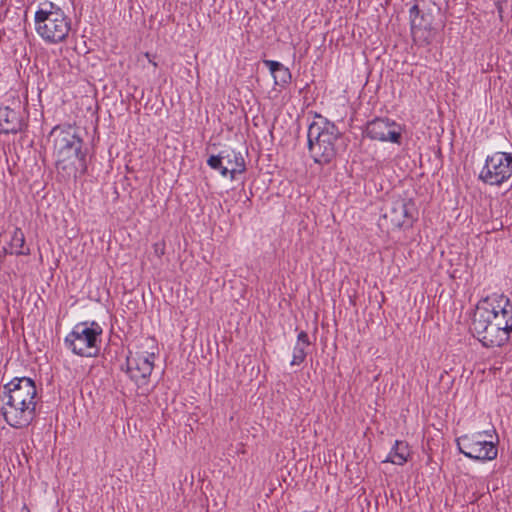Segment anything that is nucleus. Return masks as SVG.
I'll return each instance as SVG.
<instances>
[{
    "label": "nucleus",
    "instance_id": "1",
    "mask_svg": "<svg viewBox=\"0 0 512 512\" xmlns=\"http://www.w3.org/2000/svg\"><path fill=\"white\" fill-rule=\"evenodd\" d=\"M1 414L6 423L16 429L28 427L36 417L38 391L28 377L14 378L4 386Z\"/></svg>",
    "mask_w": 512,
    "mask_h": 512
},
{
    "label": "nucleus",
    "instance_id": "2",
    "mask_svg": "<svg viewBox=\"0 0 512 512\" xmlns=\"http://www.w3.org/2000/svg\"><path fill=\"white\" fill-rule=\"evenodd\" d=\"M53 138V154L59 175L63 178L76 177L77 172L86 170V154L83 140L72 125H57L50 132Z\"/></svg>",
    "mask_w": 512,
    "mask_h": 512
},
{
    "label": "nucleus",
    "instance_id": "3",
    "mask_svg": "<svg viewBox=\"0 0 512 512\" xmlns=\"http://www.w3.org/2000/svg\"><path fill=\"white\" fill-rule=\"evenodd\" d=\"M71 19L58 4L44 0L37 5L34 28L46 43L56 45L66 41L71 31Z\"/></svg>",
    "mask_w": 512,
    "mask_h": 512
},
{
    "label": "nucleus",
    "instance_id": "4",
    "mask_svg": "<svg viewBox=\"0 0 512 512\" xmlns=\"http://www.w3.org/2000/svg\"><path fill=\"white\" fill-rule=\"evenodd\" d=\"M338 137L339 131L332 122L321 119L310 124L307 132L308 149L315 163L325 165L335 158Z\"/></svg>",
    "mask_w": 512,
    "mask_h": 512
},
{
    "label": "nucleus",
    "instance_id": "5",
    "mask_svg": "<svg viewBox=\"0 0 512 512\" xmlns=\"http://www.w3.org/2000/svg\"><path fill=\"white\" fill-rule=\"evenodd\" d=\"M417 219L415 201L407 196L397 195L391 197L383 208L378 220L382 232L390 233L396 230L408 229Z\"/></svg>",
    "mask_w": 512,
    "mask_h": 512
},
{
    "label": "nucleus",
    "instance_id": "6",
    "mask_svg": "<svg viewBox=\"0 0 512 512\" xmlns=\"http://www.w3.org/2000/svg\"><path fill=\"white\" fill-rule=\"evenodd\" d=\"M101 326L95 321L77 323L64 338L65 347L81 357H96L100 350Z\"/></svg>",
    "mask_w": 512,
    "mask_h": 512
},
{
    "label": "nucleus",
    "instance_id": "7",
    "mask_svg": "<svg viewBox=\"0 0 512 512\" xmlns=\"http://www.w3.org/2000/svg\"><path fill=\"white\" fill-rule=\"evenodd\" d=\"M157 346L153 338H144L127 356V373L138 387L148 384L154 368Z\"/></svg>",
    "mask_w": 512,
    "mask_h": 512
},
{
    "label": "nucleus",
    "instance_id": "8",
    "mask_svg": "<svg viewBox=\"0 0 512 512\" xmlns=\"http://www.w3.org/2000/svg\"><path fill=\"white\" fill-rule=\"evenodd\" d=\"M492 431H481L457 438L460 453L477 461H491L497 458V439L493 440Z\"/></svg>",
    "mask_w": 512,
    "mask_h": 512
},
{
    "label": "nucleus",
    "instance_id": "9",
    "mask_svg": "<svg viewBox=\"0 0 512 512\" xmlns=\"http://www.w3.org/2000/svg\"><path fill=\"white\" fill-rule=\"evenodd\" d=\"M478 313H489V320L494 326L500 327L506 335L512 333V302L504 294L493 293L481 299L476 310Z\"/></svg>",
    "mask_w": 512,
    "mask_h": 512
},
{
    "label": "nucleus",
    "instance_id": "10",
    "mask_svg": "<svg viewBox=\"0 0 512 512\" xmlns=\"http://www.w3.org/2000/svg\"><path fill=\"white\" fill-rule=\"evenodd\" d=\"M512 177V153L495 152L487 156L479 180L490 186H500Z\"/></svg>",
    "mask_w": 512,
    "mask_h": 512
},
{
    "label": "nucleus",
    "instance_id": "11",
    "mask_svg": "<svg viewBox=\"0 0 512 512\" xmlns=\"http://www.w3.org/2000/svg\"><path fill=\"white\" fill-rule=\"evenodd\" d=\"M489 313L475 311L471 329L484 347L494 348L504 346L510 339L500 327L494 326L489 320Z\"/></svg>",
    "mask_w": 512,
    "mask_h": 512
},
{
    "label": "nucleus",
    "instance_id": "12",
    "mask_svg": "<svg viewBox=\"0 0 512 512\" xmlns=\"http://www.w3.org/2000/svg\"><path fill=\"white\" fill-rule=\"evenodd\" d=\"M207 164L210 168L218 170L223 177H229L231 180L246 170L242 154L232 149L224 150L218 155H211Z\"/></svg>",
    "mask_w": 512,
    "mask_h": 512
},
{
    "label": "nucleus",
    "instance_id": "13",
    "mask_svg": "<svg viewBox=\"0 0 512 512\" xmlns=\"http://www.w3.org/2000/svg\"><path fill=\"white\" fill-rule=\"evenodd\" d=\"M364 134L374 141L400 144L402 128L398 123L388 118H375L366 124Z\"/></svg>",
    "mask_w": 512,
    "mask_h": 512
},
{
    "label": "nucleus",
    "instance_id": "14",
    "mask_svg": "<svg viewBox=\"0 0 512 512\" xmlns=\"http://www.w3.org/2000/svg\"><path fill=\"white\" fill-rule=\"evenodd\" d=\"M411 35L414 42L421 45H428L433 39L432 27L425 23V16L421 14L419 6L413 5L409 10Z\"/></svg>",
    "mask_w": 512,
    "mask_h": 512
},
{
    "label": "nucleus",
    "instance_id": "15",
    "mask_svg": "<svg viewBox=\"0 0 512 512\" xmlns=\"http://www.w3.org/2000/svg\"><path fill=\"white\" fill-rule=\"evenodd\" d=\"M24 127V122L19 110L8 106L0 107V134H9L20 132Z\"/></svg>",
    "mask_w": 512,
    "mask_h": 512
},
{
    "label": "nucleus",
    "instance_id": "16",
    "mask_svg": "<svg viewBox=\"0 0 512 512\" xmlns=\"http://www.w3.org/2000/svg\"><path fill=\"white\" fill-rule=\"evenodd\" d=\"M263 63L272 74L275 85L283 87L290 83L292 78L291 72L282 63L274 60H264Z\"/></svg>",
    "mask_w": 512,
    "mask_h": 512
},
{
    "label": "nucleus",
    "instance_id": "17",
    "mask_svg": "<svg viewBox=\"0 0 512 512\" xmlns=\"http://www.w3.org/2000/svg\"><path fill=\"white\" fill-rule=\"evenodd\" d=\"M310 344L307 332L301 331L297 335V341L293 348L292 360L290 362L292 366L301 365L305 361Z\"/></svg>",
    "mask_w": 512,
    "mask_h": 512
},
{
    "label": "nucleus",
    "instance_id": "18",
    "mask_svg": "<svg viewBox=\"0 0 512 512\" xmlns=\"http://www.w3.org/2000/svg\"><path fill=\"white\" fill-rule=\"evenodd\" d=\"M409 454L407 443L397 440L384 462L403 465L407 462Z\"/></svg>",
    "mask_w": 512,
    "mask_h": 512
},
{
    "label": "nucleus",
    "instance_id": "19",
    "mask_svg": "<svg viewBox=\"0 0 512 512\" xmlns=\"http://www.w3.org/2000/svg\"><path fill=\"white\" fill-rule=\"evenodd\" d=\"M25 236L23 231L16 227L9 242V254L28 255L29 249L24 250Z\"/></svg>",
    "mask_w": 512,
    "mask_h": 512
},
{
    "label": "nucleus",
    "instance_id": "20",
    "mask_svg": "<svg viewBox=\"0 0 512 512\" xmlns=\"http://www.w3.org/2000/svg\"><path fill=\"white\" fill-rule=\"evenodd\" d=\"M152 247H153L154 255L157 256L158 258H161L165 254V251H166L165 241H163V240L158 241V242L154 243Z\"/></svg>",
    "mask_w": 512,
    "mask_h": 512
},
{
    "label": "nucleus",
    "instance_id": "21",
    "mask_svg": "<svg viewBox=\"0 0 512 512\" xmlns=\"http://www.w3.org/2000/svg\"><path fill=\"white\" fill-rule=\"evenodd\" d=\"M144 56L148 59L149 63H151L154 68H157L158 64L152 59V56L149 52H145Z\"/></svg>",
    "mask_w": 512,
    "mask_h": 512
},
{
    "label": "nucleus",
    "instance_id": "22",
    "mask_svg": "<svg viewBox=\"0 0 512 512\" xmlns=\"http://www.w3.org/2000/svg\"><path fill=\"white\" fill-rule=\"evenodd\" d=\"M496 8H497V11H498V14H499L500 18H502L503 7H502V4H501L500 1L496 2Z\"/></svg>",
    "mask_w": 512,
    "mask_h": 512
},
{
    "label": "nucleus",
    "instance_id": "23",
    "mask_svg": "<svg viewBox=\"0 0 512 512\" xmlns=\"http://www.w3.org/2000/svg\"><path fill=\"white\" fill-rule=\"evenodd\" d=\"M2 254H9V247H3Z\"/></svg>",
    "mask_w": 512,
    "mask_h": 512
}]
</instances>
